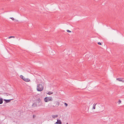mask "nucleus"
I'll return each mask as SVG.
<instances>
[{
    "mask_svg": "<svg viewBox=\"0 0 124 124\" xmlns=\"http://www.w3.org/2000/svg\"><path fill=\"white\" fill-rule=\"evenodd\" d=\"M43 104L41 100L39 98L36 100L35 102L33 104L32 106L34 107L41 106L43 105Z\"/></svg>",
    "mask_w": 124,
    "mask_h": 124,
    "instance_id": "nucleus-1",
    "label": "nucleus"
},
{
    "mask_svg": "<svg viewBox=\"0 0 124 124\" xmlns=\"http://www.w3.org/2000/svg\"><path fill=\"white\" fill-rule=\"evenodd\" d=\"M43 86L41 84H39L37 86V90L38 91H41L43 89Z\"/></svg>",
    "mask_w": 124,
    "mask_h": 124,
    "instance_id": "nucleus-2",
    "label": "nucleus"
},
{
    "mask_svg": "<svg viewBox=\"0 0 124 124\" xmlns=\"http://www.w3.org/2000/svg\"><path fill=\"white\" fill-rule=\"evenodd\" d=\"M53 99L51 97H46L44 99V101L45 102H48L49 101H52Z\"/></svg>",
    "mask_w": 124,
    "mask_h": 124,
    "instance_id": "nucleus-3",
    "label": "nucleus"
},
{
    "mask_svg": "<svg viewBox=\"0 0 124 124\" xmlns=\"http://www.w3.org/2000/svg\"><path fill=\"white\" fill-rule=\"evenodd\" d=\"M54 104H55V105L53 106V107H58L60 104L59 102L58 101H55L54 102Z\"/></svg>",
    "mask_w": 124,
    "mask_h": 124,
    "instance_id": "nucleus-4",
    "label": "nucleus"
},
{
    "mask_svg": "<svg viewBox=\"0 0 124 124\" xmlns=\"http://www.w3.org/2000/svg\"><path fill=\"white\" fill-rule=\"evenodd\" d=\"M116 80L119 81H122L123 83H124V78H117Z\"/></svg>",
    "mask_w": 124,
    "mask_h": 124,
    "instance_id": "nucleus-5",
    "label": "nucleus"
},
{
    "mask_svg": "<svg viewBox=\"0 0 124 124\" xmlns=\"http://www.w3.org/2000/svg\"><path fill=\"white\" fill-rule=\"evenodd\" d=\"M23 80L26 82H29L30 81V80L28 78H25Z\"/></svg>",
    "mask_w": 124,
    "mask_h": 124,
    "instance_id": "nucleus-6",
    "label": "nucleus"
},
{
    "mask_svg": "<svg viewBox=\"0 0 124 124\" xmlns=\"http://www.w3.org/2000/svg\"><path fill=\"white\" fill-rule=\"evenodd\" d=\"M55 124H62V122L60 120H57V122Z\"/></svg>",
    "mask_w": 124,
    "mask_h": 124,
    "instance_id": "nucleus-7",
    "label": "nucleus"
},
{
    "mask_svg": "<svg viewBox=\"0 0 124 124\" xmlns=\"http://www.w3.org/2000/svg\"><path fill=\"white\" fill-rule=\"evenodd\" d=\"M52 117L54 118H57L58 117V116L57 115H53L52 116Z\"/></svg>",
    "mask_w": 124,
    "mask_h": 124,
    "instance_id": "nucleus-8",
    "label": "nucleus"
},
{
    "mask_svg": "<svg viewBox=\"0 0 124 124\" xmlns=\"http://www.w3.org/2000/svg\"><path fill=\"white\" fill-rule=\"evenodd\" d=\"M12 99H10V100H6L4 99V100L6 102L8 103Z\"/></svg>",
    "mask_w": 124,
    "mask_h": 124,
    "instance_id": "nucleus-9",
    "label": "nucleus"
},
{
    "mask_svg": "<svg viewBox=\"0 0 124 124\" xmlns=\"http://www.w3.org/2000/svg\"><path fill=\"white\" fill-rule=\"evenodd\" d=\"M3 99L1 98H0V104H2L3 103Z\"/></svg>",
    "mask_w": 124,
    "mask_h": 124,
    "instance_id": "nucleus-10",
    "label": "nucleus"
},
{
    "mask_svg": "<svg viewBox=\"0 0 124 124\" xmlns=\"http://www.w3.org/2000/svg\"><path fill=\"white\" fill-rule=\"evenodd\" d=\"M96 104H94L93 105L92 109H95V106Z\"/></svg>",
    "mask_w": 124,
    "mask_h": 124,
    "instance_id": "nucleus-11",
    "label": "nucleus"
},
{
    "mask_svg": "<svg viewBox=\"0 0 124 124\" xmlns=\"http://www.w3.org/2000/svg\"><path fill=\"white\" fill-rule=\"evenodd\" d=\"M20 77L21 79H22L23 80L25 78L22 75H20Z\"/></svg>",
    "mask_w": 124,
    "mask_h": 124,
    "instance_id": "nucleus-12",
    "label": "nucleus"
},
{
    "mask_svg": "<svg viewBox=\"0 0 124 124\" xmlns=\"http://www.w3.org/2000/svg\"><path fill=\"white\" fill-rule=\"evenodd\" d=\"M53 93H51V92H48L47 93V94H49V95H50L51 94H52Z\"/></svg>",
    "mask_w": 124,
    "mask_h": 124,
    "instance_id": "nucleus-13",
    "label": "nucleus"
},
{
    "mask_svg": "<svg viewBox=\"0 0 124 124\" xmlns=\"http://www.w3.org/2000/svg\"><path fill=\"white\" fill-rule=\"evenodd\" d=\"M15 38V37L14 36H10V37H9L8 38V39H10V38Z\"/></svg>",
    "mask_w": 124,
    "mask_h": 124,
    "instance_id": "nucleus-14",
    "label": "nucleus"
},
{
    "mask_svg": "<svg viewBox=\"0 0 124 124\" xmlns=\"http://www.w3.org/2000/svg\"><path fill=\"white\" fill-rule=\"evenodd\" d=\"M118 103L119 104L120 103H121V101L120 100H119L118 101Z\"/></svg>",
    "mask_w": 124,
    "mask_h": 124,
    "instance_id": "nucleus-15",
    "label": "nucleus"
},
{
    "mask_svg": "<svg viewBox=\"0 0 124 124\" xmlns=\"http://www.w3.org/2000/svg\"><path fill=\"white\" fill-rule=\"evenodd\" d=\"M10 18L13 21H14L15 20V18L13 17H11Z\"/></svg>",
    "mask_w": 124,
    "mask_h": 124,
    "instance_id": "nucleus-16",
    "label": "nucleus"
},
{
    "mask_svg": "<svg viewBox=\"0 0 124 124\" xmlns=\"http://www.w3.org/2000/svg\"><path fill=\"white\" fill-rule=\"evenodd\" d=\"M66 107H67L68 106V104L66 103H64Z\"/></svg>",
    "mask_w": 124,
    "mask_h": 124,
    "instance_id": "nucleus-17",
    "label": "nucleus"
},
{
    "mask_svg": "<svg viewBox=\"0 0 124 124\" xmlns=\"http://www.w3.org/2000/svg\"><path fill=\"white\" fill-rule=\"evenodd\" d=\"M98 44L99 45H101V43L100 42H99L98 43Z\"/></svg>",
    "mask_w": 124,
    "mask_h": 124,
    "instance_id": "nucleus-18",
    "label": "nucleus"
},
{
    "mask_svg": "<svg viewBox=\"0 0 124 124\" xmlns=\"http://www.w3.org/2000/svg\"><path fill=\"white\" fill-rule=\"evenodd\" d=\"M33 118H34V115H33Z\"/></svg>",
    "mask_w": 124,
    "mask_h": 124,
    "instance_id": "nucleus-19",
    "label": "nucleus"
},
{
    "mask_svg": "<svg viewBox=\"0 0 124 124\" xmlns=\"http://www.w3.org/2000/svg\"><path fill=\"white\" fill-rule=\"evenodd\" d=\"M68 32H71V31H68Z\"/></svg>",
    "mask_w": 124,
    "mask_h": 124,
    "instance_id": "nucleus-20",
    "label": "nucleus"
},
{
    "mask_svg": "<svg viewBox=\"0 0 124 124\" xmlns=\"http://www.w3.org/2000/svg\"><path fill=\"white\" fill-rule=\"evenodd\" d=\"M67 31H70L69 30H67Z\"/></svg>",
    "mask_w": 124,
    "mask_h": 124,
    "instance_id": "nucleus-21",
    "label": "nucleus"
},
{
    "mask_svg": "<svg viewBox=\"0 0 124 124\" xmlns=\"http://www.w3.org/2000/svg\"><path fill=\"white\" fill-rule=\"evenodd\" d=\"M67 124H68V123H67Z\"/></svg>",
    "mask_w": 124,
    "mask_h": 124,
    "instance_id": "nucleus-22",
    "label": "nucleus"
}]
</instances>
